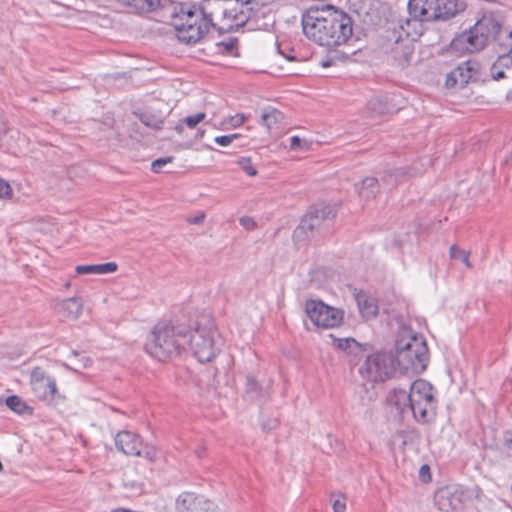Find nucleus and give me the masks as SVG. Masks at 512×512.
<instances>
[{
    "mask_svg": "<svg viewBox=\"0 0 512 512\" xmlns=\"http://www.w3.org/2000/svg\"><path fill=\"white\" fill-rule=\"evenodd\" d=\"M304 34L321 46H339L353 38L354 20L332 5L311 6L302 15Z\"/></svg>",
    "mask_w": 512,
    "mask_h": 512,
    "instance_id": "f257e3e1",
    "label": "nucleus"
},
{
    "mask_svg": "<svg viewBox=\"0 0 512 512\" xmlns=\"http://www.w3.org/2000/svg\"><path fill=\"white\" fill-rule=\"evenodd\" d=\"M189 327L183 323L159 322L145 343V351L159 361L182 355L188 349Z\"/></svg>",
    "mask_w": 512,
    "mask_h": 512,
    "instance_id": "f03ea898",
    "label": "nucleus"
},
{
    "mask_svg": "<svg viewBox=\"0 0 512 512\" xmlns=\"http://www.w3.org/2000/svg\"><path fill=\"white\" fill-rule=\"evenodd\" d=\"M393 360L397 371L403 374H420L429 361V350L422 336L403 330L395 341Z\"/></svg>",
    "mask_w": 512,
    "mask_h": 512,
    "instance_id": "7ed1b4c3",
    "label": "nucleus"
},
{
    "mask_svg": "<svg viewBox=\"0 0 512 512\" xmlns=\"http://www.w3.org/2000/svg\"><path fill=\"white\" fill-rule=\"evenodd\" d=\"M167 13L180 42L194 45L208 35L210 27L199 18L196 10L188 7V3L171 2L167 5Z\"/></svg>",
    "mask_w": 512,
    "mask_h": 512,
    "instance_id": "20e7f679",
    "label": "nucleus"
},
{
    "mask_svg": "<svg viewBox=\"0 0 512 512\" xmlns=\"http://www.w3.org/2000/svg\"><path fill=\"white\" fill-rule=\"evenodd\" d=\"M501 28L493 15H483L472 27L455 36L450 44L451 49L470 53L480 51L490 40L497 39Z\"/></svg>",
    "mask_w": 512,
    "mask_h": 512,
    "instance_id": "39448f33",
    "label": "nucleus"
},
{
    "mask_svg": "<svg viewBox=\"0 0 512 512\" xmlns=\"http://www.w3.org/2000/svg\"><path fill=\"white\" fill-rule=\"evenodd\" d=\"M437 400L433 395V386L426 380L417 379L414 381V396L409 413L419 423H428L436 415Z\"/></svg>",
    "mask_w": 512,
    "mask_h": 512,
    "instance_id": "423d86ee",
    "label": "nucleus"
},
{
    "mask_svg": "<svg viewBox=\"0 0 512 512\" xmlns=\"http://www.w3.org/2000/svg\"><path fill=\"white\" fill-rule=\"evenodd\" d=\"M487 76L481 63L476 59H468L459 63L446 75L445 87L448 89H464L470 83L485 82Z\"/></svg>",
    "mask_w": 512,
    "mask_h": 512,
    "instance_id": "0eeeda50",
    "label": "nucleus"
},
{
    "mask_svg": "<svg viewBox=\"0 0 512 512\" xmlns=\"http://www.w3.org/2000/svg\"><path fill=\"white\" fill-rule=\"evenodd\" d=\"M216 332L212 328L198 326L195 330L189 328L188 348L194 357L201 363L210 362L219 352L215 342Z\"/></svg>",
    "mask_w": 512,
    "mask_h": 512,
    "instance_id": "6e6552de",
    "label": "nucleus"
},
{
    "mask_svg": "<svg viewBox=\"0 0 512 512\" xmlns=\"http://www.w3.org/2000/svg\"><path fill=\"white\" fill-rule=\"evenodd\" d=\"M397 371L392 352L367 356L359 368L361 376L371 382H383Z\"/></svg>",
    "mask_w": 512,
    "mask_h": 512,
    "instance_id": "1a4fd4ad",
    "label": "nucleus"
},
{
    "mask_svg": "<svg viewBox=\"0 0 512 512\" xmlns=\"http://www.w3.org/2000/svg\"><path fill=\"white\" fill-rule=\"evenodd\" d=\"M335 216L336 209L332 205L322 203L312 206L295 229L294 238L298 241L310 238L315 229H319L323 222L331 221Z\"/></svg>",
    "mask_w": 512,
    "mask_h": 512,
    "instance_id": "9d476101",
    "label": "nucleus"
},
{
    "mask_svg": "<svg viewBox=\"0 0 512 512\" xmlns=\"http://www.w3.org/2000/svg\"><path fill=\"white\" fill-rule=\"evenodd\" d=\"M305 311L317 327L333 328L338 326L343 319L341 310L332 308L318 300H308L305 304Z\"/></svg>",
    "mask_w": 512,
    "mask_h": 512,
    "instance_id": "9b49d317",
    "label": "nucleus"
},
{
    "mask_svg": "<svg viewBox=\"0 0 512 512\" xmlns=\"http://www.w3.org/2000/svg\"><path fill=\"white\" fill-rule=\"evenodd\" d=\"M30 384L35 396L48 405L63 399L59 394L56 381L48 376L41 367H35L30 374Z\"/></svg>",
    "mask_w": 512,
    "mask_h": 512,
    "instance_id": "f8f14e48",
    "label": "nucleus"
},
{
    "mask_svg": "<svg viewBox=\"0 0 512 512\" xmlns=\"http://www.w3.org/2000/svg\"><path fill=\"white\" fill-rule=\"evenodd\" d=\"M396 33V27H394L389 36V40L393 41V44L388 54L398 67L404 69L410 65L413 57L414 42L411 41V38H403L402 34L396 35Z\"/></svg>",
    "mask_w": 512,
    "mask_h": 512,
    "instance_id": "ddd939ff",
    "label": "nucleus"
},
{
    "mask_svg": "<svg viewBox=\"0 0 512 512\" xmlns=\"http://www.w3.org/2000/svg\"><path fill=\"white\" fill-rule=\"evenodd\" d=\"M464 492L458 486H446L435 494V504L444 512H459L463 508Z\"/></svg>",
    "mask_w": 512,
    "mask_h": 512,
    "instance_id": "4468645a",
    "label": "nucleus"
},
{
    "mask_svg": "<svg viewBox=\"0 0 512 512\" xmlns=\"http://www.w3.org/2000/svg\"><path fill=\"white\" fill-rule=\"evenodd\" d=\"M212 506V502L192 492H183L176 500L177 512H209Z\"/></svg>",
    "mask_w": 512,
    "mask_h": 512,
    "instance_id": "2eb2a0df",
    "label": "nucleus"
},
{
    "mask_svg": "<svg viewBox=\"0 0 512 512\" xmlns=\"http://www.w3.org/2000/svg\"><path fill=\"white\" fill-rule=\"evenodd\" d=\"M115 445L119 451L129 456L142 455V439L139 435L123 430L115 436Z\"/></svg>",
    "mask_w": 512,
    "mask_h": 512,
    "instance_id": "dca6fc26",
    "label": "nucleus"
},
{
    "mask_svg": "<svg viewBox=\"0 0 512 512\" xmlns=\"http://www.w3.org/2000/svg\"><path fill=\"white\" fill-rule=\"evenodd\" d=\"M414 396V381L409 386V391L402 388H394L390 391L387 402L395 407L398 413L404 417L409 413L410 406L412 403V397Z\"/></svg>",
    "mask_w": 512,
    "mask_h": 512,
    "instance_id": "f3484780",
    "label": "nucleus"
},
{
    "mask_svg": "<svg viewBox=\"0 0 512 512\" xmlns=\"http://www.w3.org/2000/svg\"><path fill=\"white\" fill-rule=\"evenodd\" d=\"M422 22L423 20L411 16L404 21L400 20L396 35L402 34L403 38H411L415 42L422 35Z\"/></svg>",
    "mask_w": 512,
    "mask_h": 512,
    "instance_id": "a211bd4d",
    "label": "nucleus"
},
{
    "mask_svg": "<svg viewBox=\"0 0 512 512\" xmlns=\"http://www.w3.org/2000/svg\"><path fill=\"white\" fill-rule=\"evenodd\" d=\"M466 9L464 0H439L438 20H448Z\"/></svg>",
    "mask_w": 512,
    "mask_h": 512,
    "instance_id": "6ab92c4d",
    "label": "nucleus"
},
{
    "mask_svg": "<svg viewBox=\"0 0 512 512\" xmlns=\"http://www.w3.org/2000/svg\"><path fill=\"white\" fill-rule=\"evenodd\" d=\"M355 189L361 199L370 200L379 193L380 185L375 177H366L355 185Z\"/></svg>",
    "mask_w": 512,
    "mask_h": 512,
    "instance_id": "aec40b11",
    "label": "nucleus"
},
{
    "mask_svg": "<svg viewBox=\"0 0 512 512\" xmlns=\"http://www.w3.org/2000/svg\"><path fill=\"white\" fill-rule=\"evenodd\" d=\"M267 395V389L253 375L246 376L245 396L249 400H260L265 398Z\"/></svg>",
    "mask_w": 512,
    "mask_h": 512,
    "instance_id": "412c9836",
    "label": "nucleus"
},
{
    "mask_svg": "<svg viewBox=\"0 0 512 512\" xmlns=\"http://www.w3.org/2000/svg\"><path fill=\"white\" fill-rule=\"evenodd\" d=\"M216 0H203L200 4H188V7H192L196 10L199 18L205 22L210 28H215L213 23L214 9L213 6L216 4Z\"/></svg>",
    "mask_w": 512,
    "mask_h": 512,
    "instance_id": "4be33fe9",
    "label": "nucleus"
},
{
    "mask_svg": "<svg viewBox=\"0 0 512 512\" xmlns=\"http://www.w3.org/2000/svg\"><path fill=\"white\" fill-rule=\"evenodd\" d=\"M118 266L115 262H107L101 264L78 265L75 271L79 275L85 274H109L117 270Z\"/></svg>",
    "mask_w": 512,
    "mask_h": 512,
    "instance_id": "5701e85b",
    "label": "nucleus"
},
{
    "mask_svg": "<svg viewBox=\"0 0 512 512\" xmlns=\"http://www.w3.org/2000/svg\"><path fill=\"white\" fill-rule=\"evenodd\" d=\"M82 308L83 303L78 297L65 299L58 306L59 311L63 313L64 316L71 319H77L82 313Z\"/></svg>",
    "mask_w": 512,
    "mask_h": 512,
    "instance_id": "b1692460",
    "label": "nucleus"
},
{
    "mask_svg": "<svg viewBox=\"0 0 512 512\" xmlns=\"http://www.w3.org/2000/svg\"><path fill=\"white\" fill-rule=\"evenodd\" d=\"M124 4L134 8L136 11L140 13H147L156 10L157 7H161L163 10L167 12V6L164 4L162 0H120Z\"/></svg>",
    "mask_w": 512,
    "mask_h": 512,
    "instance_id": "393cba45",
    "label": "nucleus"
},
{
    "mask_svg": "<svg viewBox=\"0 0 512 512\" xmlns=\"http://www.w3.org/2000/svg\"><path fill=\"white\" fill-rule=\"evenodd\" d=\"M283 119V113L271 106L264 108L261 112V124L269 130L280 124Z\"/></svg>",
    "mask_w": 512,
    "mask_h": 512,
    "instance_id": "a878e982",
    "label": "nucleus"
},
{
    "mask_svg": "<svg viewBox=\"0 0 512 512\" xmlns=\"http://www.w3.org/2000/svg\"><path fill=\"white\" fill-rule=\"evenodd\" d=\"M6 406L19 415H32L33 408L30 407L20 396L11 395L5 400Z\"/></svg>",
    "mask_w": 512,
    "mask_h": 512,
    "instance_id": "bb28decb",
    "label": "nucleus"
},
{
    "mask_svg": "<svg viewBox=\"0 0 512 512\" xmlns=\"http://www.w3.org/2000/svg\"><path fill=\"white\" fill-rule=\"evenodd\" d=\"M359 310L363 317L367 319L375 318L378 314V306L374 298L359 296L357 298Z\"/></svg>",
    "mask_w": 512,
    "mask_h": 512,
    "instance_id": "cd10ccee",
    "label": "nucleus"
},
{
    "mask_svg": "<svg viewBox=\"0 0 512 512\" xmlns=\"http://www.w3.org/2000/svg\"><path fill=\"white\" fill-rule=\"evenodd\" d=\"M367 107L369 111L376 115H385L389 112V104L382 97H375L369 100Z\"/></svg>",
    "mask_w": 512,
    "mask_h": 512,
    "instance_id": "c85d7f7f",
    "label": "nucleus"
},
{
    "mask_svg": "<svg viewBox=\"0 0 512 512\" xmlns=\"http://www.w3.org/2000/svg\"><path fill=\"white\" fill-rule=\"evenodd\" d=\"M407 8L411 17L425 21L424 15L427 14V11L424 8V0H409Z\"/></svg>",
    "mask_w": 512,
    "mask_h": 512,
    "instance_id": "c756f323",
    "label": "nucleus"
},
{
    "mask_svg": "<svg viewBox=\"0 0 512 512\" xmlns=\"http://www.w3.org/2000/svg\"><path fill=\"white\" fill-rule=\"evenodd\" d=\"M424 8L427 14L424 15L425 21H435L439 18V0H424Z\"/></svg>",
    "mask_w": 512,
    "mask_h": 512,
    "instance_id": "7c9ffc66",
    "label": "nucleus"
},
{
    "mask_svg": "<svg viewBox=\"0 0 512 512\" xmlns=\"http://www.w3.org/2000/svg\"><path fill=\"white\" fill-rule=\"evenodd\" d=\"M255 0H236L237 3H240L243 8L239 12V15H236L235 18L238 20L241 24H244L250 17L252 12L254 11V8L252 7V4Z\"/></svg>",
    "mask_w": 512,
    "mask_h": 512,
    "instance_id": "2f4dec72",
    "label": "nucleus"
},
{
    "mask_svg": "<svg viewBox=\"0 0 512 512\" xmlns=\"http://www.w3.org/2000/svg\"><path fill=\"white\" fill-rule=\"evenodd\" d=\"M369 345L368 344H361L355 339L352 342L351 348L348 351L347 355L354 358V360L366 358V353L368 352Z\"/></svg>",
    "mask_w": 512,
    "mask_h": 512,
    "instance_id": "473e14b6",
    "label": "nucleus"
},
{
    "mask_svg": "<svg viewBox=\"0 0 512 512\" xmlns=\"http://www.w3.org/2000/svg\"><path fill=\"white\" fill-rule=\"evenodd\" d=\"M140 121L147 127L154 129V130H160L163 126V120L155 117L151 113H141L139 114Z\"/></svg>",
    "mask_w": 512,
    "mask_h": 512,
    "instance_id": "72a5a7b5",
    "label": "nucleus"
},
{
    "mask_svg": "<svg viewBox=\"0 0 512 512\" xmlns=\"http://www.w3.org/2000/svg\"><path fill=\"white\" fill-rule=\"evenodd\" d=\"M330 338L332 339V345L337 350L345 352L346 354L350 350L352 342L354 340V338H352V337L339 338V337H335L332 334H330Z\"/></svg>",
    "mask_w": 512,
    "mask_h": 512,
    "instance_id": "f704fd0d",
    "label": "nucleus"
},
{
    "mask_svg": "<svg viewBox=\"0 0 512 512\" xmlns=\"http://www.w3.org/2000/svg\"><path fill=\"white\" fill-rule=\"evenodd\" d=\"M450 257L452 259L461 260L467 267H471V263L469 261L470 253L466 250L459 249L456 245H452L449 250Z\"/></svg>",
    "mask_w": 512,
    "mask_h": 512,
    "instance_id": "c9c22d12",
    "label": "nucleus"
},
{
    "mask_svg": "<svg viewBox=\"0 0 512 512\" xmlns=\"http://www.w3.org/2000/svg\"><path fill=\"white\" fill-rule=\"evenodd\" d=\"M506 47L509 49L508 53L500 55L496 62V68L500 67L503 69H509L512 67V44H507Z\"/></svg>",
    "mask_w": 512,
    "mask_h": 512,
    "instance_id": "e433bc0d",
    "label": "nucleus"
},
{
    "mask_svg": "<svg viewBox=\"0 0 512 512\" xmlns=\"http://www.w3.org/2000/svg\"><path fill=\"white\" fill-rule=\"evenodd\" d=\"M206 118V114L204 112H199L194 115H189L182 120L187 127L190 129H194L200 122H202Z\"/></svg>",
    "mask_w": 512,
    "mask_h": 512,
    "instance_id": "4c0bfd02",
    "label": "nucleus"
},
{
    "mask_svg": "<svg viewBox=\"0 0 512 512\" xmlns=\"http://www.w3.org/2000/svg\"><path fill=\"white\" fill-rule=\"evenodd\" d=\"M237 163L247 175H249V176L257 175V170H256V168L253 167L251 158L241 157L238 159Z\"/></svg>",
    "mask_w": 512,
    "mask_h": 512,
    "instance_id": "58836bf2",
    "label": "nucleus"
},
{
    "mask_svg": "<svg viewBox=\"0 0 512 512\" xmlns=\"http://www.w3.org/2000/svg\"><path fill=\"white\" fill-rule=\"evenodd\" d=\"M173 159L174 158L172 156H168L154 160L151 164L152 171L155 173H161L163 171V167L166 164L171 163Z\"/></svg>",
    "mask_w": 512,
    "mask_h": 512,
    "instance_id": "ea45409f",
    "label": "nucleus"
},
{
    "mask_svg": "<svg viewBox=\"0 0 512 512\" xmlns=\"http://www.w3.org/2000/svg\"><path fill=\"white\" fill-rule=\"evenodd\" d=\"M290 148L292 150L307 149L308 142L306 140L301 139L299 136H292L290 138Z\"/></svg>",
    "mask_w": 512,
    "mask_h": 512,
    "instance_id": "a19ab883",
    "label": "nucleus"
},
{
    "mask_svg": "<svg viewBox=\"0 0 512 512\" xmlns=\"http://www.w3.org/2000/svg\"><path fill=\"white\" fill-rule=\"evenodd\" d=\"M12 188L7 181L0 178V198L10 199L12 197Z\"/></svg>",
    "mask_w": 512,
    "mask_h": 512,
    "instance_id": "79ce46f5",
    "label": "nucleus"
},
{
    "mask_svg": "<svg viewBox=\"0 0 512 512\" xmlns=\"http://www.w3.org/2000/svg\"><path fill=\"white\" fill-rule=\"evenodd\" d=\"M381 180L385 187L388 189H393L398 185V182L396 181L390 170L384 173Z\"/></svg>",
    "mask_w": 512,
    "mask_h": 512,
    "instance_id": "37998d69",
    "label": "nucleus"
},
{
    "mask_svg": "<svg viewBox=\"0 0 512 512\" xmlns=\"http://www.w3.org/2000/svg\"><path fill=\"white\" fill-rule=\"evenodd\" d=\"M490 77L493 80L499 81L500 79H503L506 77L505 75V69L497 67L496 68V62L492 64L490 67Z\"/></svg>",
    "mask_w": 512,
    "mask_h": 512,
    "instance_id": "c03bdc74",
    "label": "nucleus"
},
{
    "mask_svg": "<svg viewBox=\"0 0 512 512\" xmlns=\"http://www.w3.org/2000/svg\"><path fill=\"white\" fill-rule=\"evenodd\" d=\"M490 77L493 80L499 81L500 79H503L506 77L505 75V69L497 67L496 68V62L492 64L490 67Z\"/></svg>",
    "mask_w": 512,
    "mask_h": 512,
    "instance_id": "a18cd8bd",
    "label": "nucleus"
},
{
    "mask_svg": "<svg viewBox=\"0 0 512 512\" xmlns=\"http://www.w3.org/2000/svg\"><path fill=\"white\" fill-rule=\"evenodd\" d=\"M398 184L409 174V169L406 167H399L390 170Z\"/></svg>",
    "mask_w": 512,
    "mask_h": 512,
    "instance_id": "49530a36",
    "label": "nucleus"
},
{
    "mask_svg": "<svg viewBox=\"0 0 512 512\" xmlns=\"http://www.w3.org/2000/svg\"><path fill=\"white\" fill-rule=\"evenodd\" d=\"M217 45L224 47L227 53L232 54L237 47V39L231 38L228 41H221Z\"/></svg>",
    "mask_w": 512,
    "mask_h": 512,
    "instance_id": "de8ad7c7",
    "label": "nucleus"
},
{
    "mask_svg": "<svg viewBox=\"0 0 512 512\" xmlns=\"http://www.w3.org/2000/svg\"><path fill=\"white\" fill-rule=\"evenodd\" d=\"M239 223L247 230H253L256 227L255 220L250 216H242L239 219Z\"/></svg>",
    "mask_w": 512,
    "mask_h": 512,
    "instance_id": "09e8293b",
    "label": "nucleus"
},
{
    "mask_svg": "<svg viewBox=\"0 0 512 512\" xmlns=\"http://www.w3.org/2000/svg\"><path fill=\"white\" fill-rule=\"evenodd\" d=\"M246 120V117L243 115V114H236L235 116H232L230 118V125L232 127H239L240 125H242Z\"/></svg>",
    "mask_w": 512,
    "mask_h": 512,
    "instance_id": "8fccbe9b",
    "label": "nucleus"
},
{
    "mask_svg": "<svg viewBox=\"0 0 512 512\" xmlns=\"http://www.w3.org/2000/svg\"><path fill=\"white\" fill-rule=\"evenodd\" d=\"M214 141L216 144L223 147L229 146L232 143L231 138H229L228 135L217 136L215 137Z\"/></svg>",
    "mask_w": 512,
    "mask_h": 512,
    "instance_id": "3c124183",
    "label": "nucleus"
},
{
    "mask_svg": "<svg viewBox=\"0 0 512 512\" xmlns=\"http://www.w3.org/2000/svg\"><path fill=\"white\" fill-rule=\"evenodd\" d=\"M332 507L334 512H344L346 509V503L344 500L337 499L333 502Z\"/></svg>",
    "mask_w": 512,
    "mask_h": 512,
    "instance_id": "603ef678",
    "label": "nucleus"
},
{
    "mask_svg": "<svg viewBox=\"0 0 512 512\" xmlns=\"http://www.w3.org/2000/svg\"><path fill=\"white\" fill-rule=\"evenodd\" d=\"M277 425H278V421L276 419H273V420H269L267 422H263L262 428L265 431H271V430L275 429L277 427Z\"/></svg>",
    "mask_w": 512,
    "mask_h": 512,
    "instance_id": "864d4df0",
    "label": "nucleus"
},
{
    "mask_svg": "<svg viewBox=\"0 0 512 512\" xmlns=\"http://www.w3.org/2000/svg\"><path fill=\"white\" fill-rule=\"evenodd\" d=\"M141 456L153 461L156 457V451L153 448H147L144 451H142Z\"/></svg>",
    "mask_w": 512,
    "mask_h": 512,
    "instance_id": "5fc2aeb1",
    "label": "nucleus"
},
{
    "mask_svg": "<svg viewBox=\"0 0 512 512\" xmlns=\"http://www.w3.org/2000/svg\"><path fill=\"white\" fill-rule=\"evenodd\" d=\"M204 218H205V215L201 214V215H197L193 218H190L188 221L191 224H201L204 221Z\"/></svg>",
    "mask_w": 512,
    "mask_h": 512,
    "instance_id": "6e6d98bb",
    "label": "nucleus"
},
{
    "mask_svg": "<svg viewBox=\"0 0 512 512\" xmlns=\"http://www.w3.org/2000/svg\"><path fill=\"white\" fill-rule=\"evenodd\" d=\"M504 445L509 450H512V438H505Z\"/></svg>",
    "mask_w": 512,
    "mask_h": 512,
    "instance_id": "4d7b16f0",
    "label": "nucleus"
},
{
    "mask_svg": "<svg viewBox=\"0 0 512 512\" xmlns=\"http://www.w3.org/2000/svg\"><path fill=\"white\" fill-rule=\"evenodd\" d=\"M430 468L428 465H423L421 468H420V475L423 477L424 473L426 472H429Z\"/></svg>",
    "mask_w": 512,
    "mask_h": 512,
    "instance_id": "13d9d810",
    "label": "nucleus"
},
{
    "mask_svg": "<svg viewBox=\"0 0 512 512\" xmlns=\"http://www.w3.org/2000/svg\"><path fill=\"white\" fill-rule=\"evenodd\" d=\"M228 136H229V138H231V142H233L235 139L240 137V134L234 133V134H229Z\"/></svg>",
    "mask_w": 512,
    "mask_h": 512,
    "instance_id": "bf43d9fd",
    "label": "nucleus"
},
{
    "mask_svg": "<svg viewBox=\"0 0 512 512\" xmlns=\"http://www.w3.org/2000/svg\"><path fill=\"white\" fill-rule=\"evenodd\" d=\"M175 130H176L178 133H182V131H183V126H182V124H178V125L175 127Z\"/></svg>",
    "mask_w": 512,
    "mask_h": 512,
    "instance_id": "052dcab7",
    "label": "nucleus"
},
{
    "mask_svg": "<svg viewBox=\"0 0 512 512\" xmlns=\"http://www.w3.org/2000/svg\"><path fill=\"white\" fill-rule=\"evenodd\" d=\"M84 359H85L84 367H87L88 363H91V360L89 358H84Z\"/></svg>",
    "mask_w": 512,
    "mask_h": 512,
    "instance_id": "680f3d73",
    "label": "nucleus"
},
{
    "mask_svg": "<svg viewBox=\"0 0 512 512\" xmlns=\"http://www.w3.org/2000/svg\"><path fill=\"white\" fill-rule=\"evenodd\" d=\"M204 450L197 451L198 458H201L203 456Z\"/></svg>",
    "mask_w": 512,
    "mask_h": 512,
    "instance_id": "e2e57ef3",
    "label": "nucleus"
},
{
    "mask_svg": "<svg viewBox=\"0 0 512 512\" xmlns=\"http://www.w3.org/2000/svg\"><path fill=\"white\" fill-rule=\"evenodd\" d=\"M4 130V124L2 121H0V132Z\"/></svg>",
    "mask_w": 512,
    "mask_h": 512,
    "instance_id": "0e129e2a",
    "label": "nucleus"
},
{
    "mask_svg": "<svg viewBox=\"0 0 512 512\" xmlns=\"http://www.w3.org/2000/svg\"><path fill=\"white\" fill-rule=\"evenodd\" d=\"M508 38L512 39V30L508 33Z\"/></svg>",
    "mask_w": 512,
    "mask_h": 512,
    "instance_id": "69168bd1",
    "label": "nucleus"
},
{
    "mask_svg": "<svg viewBox=\"0 0 512 512\" xmlns=\"http://www.w3.org/2000/svg\"><path fill=\"white\" fill-rule=\"evenodd\" d=\"M199 136L202 137L204 135V131L198 132Z\"/></svg>",
    "mask_w": 512,
    "mask_h": 512,
    "instance_id": "338daca9",
    "label": "nucleus"
},
{
    "mask_svg": "<svg viewBox=\"0 0 512 512\" xmlns=\"http://www.w3.org/2000/svg\"><path fill=\"white\" fill-rule=\"evenodd\" d=\"M69 286H70V283H69V282H67V283L65 284V287H66V288H68Z\"/></svg>",
    "mask_w": 512,
    "mask_h": 512,
    "instance_id": "774afa93",
    "label": "nucleus"
}]
</instances>
